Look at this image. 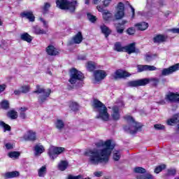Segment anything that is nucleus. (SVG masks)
I'll return each mask as SVG.
<instances>
[{"instance_id": "338daca9", "label": "nucleus", "mask_w": 179, "mask_h": 179, "mask_svg": "<svg viewBox=\"0 0 179 179\" xmlns=\"http://www.w3.org/2000/svg\"><path fill=\"white\" fill-rule=\"evenodd\" d=\"M100 2H101V0H93V3H94V5L100 3Z\"/></svg>"}, {"instance_id": "0e129e2a", "label": "nucleus", "mask_w": 179, "mask_h": 179, "mask_svg": "<svg viewBox=\"0 0 179 179\" xmlns=\"http://www.w3.org/2000/svg\"><path fill=\"white\" fill-rule=\"evenodd\" d=\"M145 59H146V61H148V62L152 61V56L146 55Z\"/></svg>"}, {"instance_id": "9d476101", "label": "nucleus", "mask_w": 179, "mask_h": 179, "mask_svg": "<svg viewBox=\"0 0 179 179\" xmlns=\"http://www.w3.org/2000/svg\"><path fill=\"white\" fill-rule=\"evenodd\" d=\"M165 100L169 103H179V93L169 92L165 95Z\"/></svg>"}, {"instance_id": "e433bc0d", "label": "nucleus", "mask_w": 179, "mask_h": 179, "mask_svg": "<svg viewBox=\"0 0 179 179\" xmlns=\"http://www.w3.org/2000/svg\"><path fill=\"white\" fill-rule=\"evenodd\" d=\"M1 107L3 110H8L9 108V101L7 100H3L1 102Z\"/></svg>"}, {"instance_id": "39448f33", "label": "nucleus", "mask_w": 179, "mask_h": 179, "mask_svg": "<svg viewBox=\"0 0 179 179\" xmlns=\"http://www.w3.org/2000/svg\"><path fill=\"white\" fill-rule=\"evenodd\" d=\"M34 93L38 94V100L40 104H43L45 101H47V99L50 97V94H51V90L48 88L45 89L41 85H36V90L34 91Z\"/></svg>"}, {"instance_id": "864d4df0", "label": "nucleus", "mask_w": 179, "mask_h": 179, "mask_svg": "<svg viewBox=\"0 0 179 179\" xmlns=\"http://www.w3.org/2000/svg\"><path fill=\"white\" fill-rule=\"evenodd\" d=\"M6 149H8V150H10L11 149H13V145H12V143H7L5 145Z\"/></svg>"}, {"instance_id": "1a4fd4ad", "label": "nucleus", "mask_w": 179, "mask_h": 179, "mask_svg": "<svg viewBox=\"0 0 179 179\" xmlns=\"http://www.w3.org/2000/svg\"><path fill=\"white\" fill-rule=\"evenodd\" d=\"M125 5L122 2H120L117 4L116 12L114 15L116 20H121L125 16Z\"/></svg>"}, {"instance_id": "2f4dec72", "label": "nucleus", "mask_w": 179, "mask_h": 179, "mask_svg": "<svg viewBox=\"0 0 179 179\" xmlns=\"http://www.w3.org/2000/svg\"><path fill=\"white\" fill-rule=\"evenodd\" d=\"M33 31L35 34H46L47 31L40 28L38 26L33 27Z\"/></svg>"}, {"instance_id": "37998d69", "label": "nucleus", "mask_w": 179, "mask_h": 179, "mask_svg": "<svg viewBox=\"0 0 179 179\" xmlns=\"http://www.w3.org/2000/svg\"><path fill=\"white\" fill-rule=\"evenodd\" d=\"M154 128L158 131H163V130L166 129V127H164V125L160 124H155Z\"/></svg>"}, {"instance_id": "393cba45", "label": "nucleus", "mask_w": 179, "mask_h": 179, "mask_svg": "<svg viewBox=\"0 0 179 179\" xmlns=\"http://www.w3.org/2000/svg\"><path fill=\"white\" fill-rule=\"evenodd\" d=\"M19 176H20V173L17 171L7 172L4 174L5 178H15V177H19Z\"/></svg>"}, {"instance_id": "79ce46f5", "label": "nucleus", "mask_w": 179, "mask_h": 179, "mask_svg": "<svg viewBox=\"0 0 179 179\" xmlns=\"http://www.w3.org/2000/svg\"><path fill=\"white\" fill-rule=\"evenodd\" d=\"M164 169H166V165L164 164L160 165L157 168H155V173H156V174H159V173H160L162 170H164Z\"/></svg>"}, {"instance_id": "f03ea898", "label": "nucleus", "mask_w": 179, "mask_h": 179, "mask_svg": "<svg viewBox=\"0 0 179 179\" xmlns=\"http://www.w3.org/2000/svg\"><path fill=\"white\" fill-rule=\"evenodd\" d=\"M92 106L94 111L99 113V115H96V118L102 120V121H109L110 114H108V110L104 103L97 99H94Z\"/></svg>"}, {"instance_id": "f257e3e1", "label": "nucleus", "mask_w": 179, "mask_h": 179, "mask_svg": "<svg viewBox=\"0 0 179 179\" xmlns=\"http://www.w3.org/2000/svg\"><path fill=\"white\" fill-rule=\"evenodd\" d=\"M96 148H103L102 149L95 148L87 150L84 155L88 157V162L92 166H98L100 163H108V159L114 149V145L111 143V140L106 141H99L96 143Z\"/></svg>"}, {"instance_id": "4c0bfd02", "label": "nucleus", "mask_w": 179, "mask_h": 179, "mask_svg": "<svg viewBox=\"0 0 179 179\" xmlns=\"http://www.w3.org/2000/svg\"><path fill=\"white\" fill-rule=\"evenodd\" d=\"M0 127L4 129V132H6V131H10L11 129L10 126L4 122H0Z\"/></svg>"}, {"instance_id": "a18cd8bd", "label": "nucleus", "mask_w": 179, "mask_h": 179, "mask_svg": "<svg viewBox=\"0 0 179 179\" xmlns=\"http://www.w3.org/2000/svg\"><path fill=\"white\" fill-rule=\"evenodd\" d=\"M87 16L90 22H92V23L96 22V16L92 15L90 13H87Z\"/></svg>"}, {"instance_id": "20e7f679", "label": "nucleus", "mask_w": 179, "mask_h": 179, "mask_svg": "<svg viewBox=\"0 0 179 179\" xmlns=\"http://www.w3.org/2000/svg\"><path fill=\"white\" fill-rule=\"evenodd\" d=\"M124 120L128 122L129 125L124 126V129L129 134H136L142 128L141 124L135 122V120L129 115L125 116Z\"/></svg>"}, {"instance_id": "09e8293b", "label": "nucleus", "mask_w": 179, "mask_h": 179, "mask_svg": "<svg viewBox=\"0 0 179 179\" xmlns=\"http://www.w3.org/2000/svg\"><path fill=\"white\" fill-rule=\"evenodd\" d=\"M157 68L155 66L145 65V71H156Z\"/></svg>"}, {"instance_id": "6ab92c4d", "label": "nucleus", "mask_w": 179, "mask_h": 179, "mask_svg": "<svg viewBox=\"0 0 179 179\" xmlns=\"http://www.w3.org/2000/svg\"><path fill=\"white\" fill-rule=\"evenodd\" d=\"M152 40L155 44H162V43H164L167 40V36L163 34H158L154 36Z\"/></svg>"}, {"instance_id": "8fccbe9b", "label": "nucleus", "mask_w": 179, "mask_h": 179, "mask_svg": "<svg viewBox=\"0 0 179 179\" xmlns=\"http://www.w3.org/2000/svg\"><path fill=\"white\" fill-rule=\"evenodd\" d=\"M51 7V4L50 3H45L44 6H43V12L45 13L48 9Z\"/></svg>"}, {"instance_id": "b1692460", "label": "nucleus", "mask_w": 179, "mask_h": 179, "mask_svg": "<svg viewBox=\"0 0 179 179\" xmlns=\"http://www.w3.org/2000/svg\"><path fill=\"white\" fill-rule=\"evenodd\" d=\"M55 128L58 131H62L65 128V122L62 120L57 119L55 123Z\"/></svg>"}, {"instance_id": "2eb2a0df", "label": "nucleus", "mask_w": 179, "mask_h": 179, "mask_svg": "<svg viewBox=\"0 0 179 179\" xmlns=\"http://www.w3.org/2000/svg\"><path fill=\"white\" fill-rule=\"evenodd\" d=\"M111 117L113 121H118L121 118V114L120 113V108L117 106L112 107Z\"/></svg>"}, {"instance_id": "cd10ccee", "label": "nucleus", "mask_w": 179, "mask_h": 179, "mask_svg": "<svg viewBox=\"0 0 179 179\" xmlns=\"http://www.w3.org/2000/svg\"><path fill=\"white\" fill-rule=\"evenodd\" d=\"M178 115H175L172 118L166 121L168 125H174V124H178Z\"/></svg>"}, {"instance_id": "5701e85b", "label": "nucleus", "mask_w": 179, "mask_h": 179, "mask_svg": "<svg viewBox=\"0 0 179 179\" xmlns=\"http://www.w3.org/2000/svg\"><path fill=\"white\" fill-rule=\"evenodd\" d=\"M135 27H137L138 30H141V31H143L149 27V24H148V22H143L136 24Z\"/></svg>"}, {"instance_id": "473e14b6", "label": "nucleus", "mask_w": 179, "mask_h": 179, "mask_svg": "<svg viewBox=\"0 0 179 179\" xmlns=\"http://www.w3.org/2000/svg\"><path fill=\"white\" fill-rule=\"evenodd\" d=\"M113 159L115 160V162H118L120 159H121V151L115 150L113 152Z\"/></svg>"}, {"instance_id": "f8f14e48", "label": "nucleus", "mask_w": 179, "mask_h": 179, "mask_svg": "<svg viewBox=\"0 0 179 179\" xmlns=\"http://www.w3.org/2000/svg\"><path fill=\"white\" fill-rule=\"evenodd\" d=\"M177 71H179V63L171 66L169 68L164 69L162 71V76H169V75H171V73H174Z\"/></svg>"}, {"instance_id": "c03bdc74", "label": "nucleus", "mask_w": 179, "mask_h": 179, "mask_svg": "<svg viewBox=\"0 0 179 179\" xmlns=\"http://www.w3.org/2000/svg\"><path fill=\"white\" fill-rule=\"evenodd\" d=\"M20 90L22 93H29V91L30 90V87L27 85H24L21 87Z\"/></svg>"}, {"instance_id": "7ed1b4c3", "label": "nucleus", "mask_w": 179, "mask_h": 179, "mask_svg": "<svg viewBox=\"0 0 179 179\" xmlns=\"http://www.w3.org/2000/svg\"><path fill=\"white\" fill-rule=\"evenodd\" d=\"M160 80L159 78H142L140 80H132L127 83L129 87H138L139 86H146L148 83H152L153 86H157Z\"/></svg>"}, {"instance_id": "7c9ffc66", "label": "nucleus", "mask_w": 179, "mask_h": 179, "mask_svg": "<svg viewBox=\"0 0 179 179\" xmlns=\"http://www.w3.org/2000/svg\"><path fill=\"white\" fill-rule=\"evenodd\" d=\"M86 68L90 72H93V71L96 69V63L92 61L88 62Z\"/></svg>"}, {"instance_id": "c756f323", "label": "nucleus", "mask_w": 179, "mask_h": 179, "mask_svg": "<svg viewBox=\"0 0 179 179\" xmlns=\"http://www.w3.org/2000/svg\"><path fill=\"white\" fill-rule=\"evenodd\" d=\"M126 52L129 54H132L135 52V43H131L129 45L124 48Z\"/></svg>"}, {"instance_id": "6e6d98bb", "label": "nucleus", "mask_w": 179, "mask_h": 179, "mask_svg": "<svg viewBox=\"0 0 179 179\" xmlns=\"http://www.w3.org/2000/svg\"><path fill=\"white\" fill-rule=\"evenodd\" d=\"M169 31H172L173 34H179V28H173L169 30Z\"/></svg>"}, {"instance_id": "423d86ee", "label": "nucleus", "mask_w": 179, "mask_h": 179, "mask_svg": "<svg viewBox=\"0 0 179 179\" xmlns=\"http://www.w3.org/2000/svg\"><path fill=\"white\" fill-rule=\"evenodd\" d=\"M56 3L57 7L59 9L67 10L73 13V12H75V10L76 9V5H78V1H70L69 0H57Z\"/></svg>"}, {"instance_id": "680f3d73", "label": "nucleus", "mask_w": 179, "mask_h": 179, "mask_svg": "<svg viewBox=\"0 0 179 179\" xmlns=\"http://www.w3.org/2000/svg\"><path fill=\"white\" fill-rule=\"evenodd\" d=\"M20 113H24V111H27V108L26 107L20 108Z\"/></svg>"}, {"instance_id": "774afa93", "label": "nucleus", "mask_w": 179, "mask_h": 179, "mask_svg": "<svg viewBox=\"0 0 179 179\" xmlns=\"http://www.w3.org/2000/svg\"><path fill=\"white\" fill-rule=\"evenodd\" d=\"M159 4L161 6H163V1L162 0H159Z\"/></svg>"}, {"instance_id": "49530a36", "label": "nucleus", "mask_w": 179, "mask_h": 179, "mask_svg": "<svg viewBox=\"0 0 179 179\" xmlns=\"http://www.w3.org/2000/svg\"><path fill=\"white\" fill-rule=\"evenodd\" d=\"M138 72H143L146 71V65H138L137 66Z\"/></svg>"}, {"instance_id": "4d7b16f0", "label": "nucleus", "mask_w": 179, "mask_h": 179, "mask_svg": "<svg viewBox=\"0 0 179 179\" xmlns=\"http://www.w3.org/2000/svg\"><path fill=\"white\" fill-rule=\"evenodd\" d=\"M6 89V85L5 84L0 85V93H2Z\"/></svg>"}, {"instance_id": "72a5a7b5", "label": "nucleus", "mask_w": 179, "mask_h": 179, "mask_svg": "<svg viewBox=\"0 0 179 179\" xmlns=\"http://www.w3.org/2000/svg\"><path fill=\"white\" fill-rule=\"evenodd\" d=\"M7 116L8 118H10V120H16V118H17V112L15 110H10L8 112Z\"/></svg>"}, {"instance_id": "603ef678", "label": "nucleus", "mask_w": 179, "mask_h": 179, "mask_svg": "<svg viewBox=\"0 0 179 179\" xmlns=\"http://www.w3.org/2000/svg\"><path fill=\"white\" fill-rule=\"evenodd\" d=\"M176 169H169L168 176H176Z\"/></svg>"}, {"instance_id": "a19ab883", "label": "nucleus", "mask_w": 179, "mask_h": 179, "mask_svg": "<svg viewBox=\"0 0 179 179\" xmlns=\"http://www.w3.org/2000/svg\"><path fill=\"white\" fill-rule=\"evenodd\" d=\"M114 48L116 51H118L119 52H121V51H124V50L120 42H117L115 44Z\"/></svg>"}, {"instance_id": "412c9836", "label": "nucleus", "mask_w": 179, "mask_h": 179, "mask_svg": "<svg viewBox=\"0 0 179 179\" xmlns=\"http://www.w3.org/2000/svg\"><path fill=\"white\" fill-rule=\"evenodd\" d=\"M22 17H26L28 19L29 22H34V15H33V12L31 11H25L21 13Z\"/></svg>"}, {"instance_id": "c85d7f7f", "label": "nucleus", "mask_w": 179, "mask_h": 179, "mask_svg": "<svg viewBox=\"0 0 179 179\" xmlns=\"http://www.w3.org/2000/svg\"><path fill=\"white\" fill-rule=\"evenodd\" d=\"M47 174V166H42L39 169H38V177H45Z\"/></svg>"}, {"instance_id": "f704fd0d", "label": "nucleus", "mask_w": 179, "mask_h": 179, "mask_svg": "<svg viewBox=\"0 0 179 179\" xmlns=\"http://www.w3.org/2000/svg\"><path fill=\"white\" fill-rule=\"evenodd\" d=\"M113 17V14L110 11L105 10L103 13V17L104 20H108V19Z\"/></svg>"}, {"instance_id": "de8ad7c7", "label": "nucleus", "mask_w": 179, "mask_h": 179, "mask_svg": "<svg viewBox=\"0 0 179 179\" xmlns=\"http://www.w3.org/2000/svg\"><path fill=\"white\" fill-rule=\"evenodd\" d=\"M40 22L43 23L44 29H48V22L45 21V20L43 19L42 17L39 18Z\"/></svg>"}, {"instance_id": "052dcab7", "label": "nucleus", "mask_w": 179, "mask_h": 179, "mask_svg": "<svg viewBox=\"0 0 179 179\" xmlns=\"http://www.w3.org/2000/svg\"><path fill=\"white\" fill-rule=\"evenodd\" d=\"M110 2H111V0H104L103 1L104 6H108V5H110Z\"/></svg>"}, {"instance_id": "ea45409f", "label": "nucleus", "mask_w": 179, "mask_h": 179, "mask_svg": "<svg viewBox=\"0 0 179 179\" xmlns=\"http://www.w3.org/2000/svg\"><path fill=\"white\" fill-rule=\"evenodd\" d=\"M8 157H10L11 159H17L19 156H20V154L18 152L14 151L8 153Z\"/></svg>"}, {"instance_id": "f3484780", "label": "nucleus", "mask_w": 179, "mask_h": 179, "mask_svg": "<svg viewBox=\"0 0 179 179\" xmlns=\"http://www.w3.org/2000/svg\"><path fill=\"white\" fill-rule=\"evenodd\" d=\"M46 52L48 55L51 57H55L57 55H59V50L55 48L53 45H49L46 48Z\"/></svg>"}, {"instance_id": "5fc2aeb1", "label": "nucleus", "mask_w": 179, "mask_h": 179, "mask_svg": "<svg viewBox=\"0 0 179 179\" xmlns=\"http://www.w3.org/2000/svg\"><path fill=\"white\" fill-rule=\"evenodd\" d=\"M94 177H101L103 176V171H95L94 172Z\"/></svg>"}, {"instance_id": "58836bf2", "label": "nucleus", "mask_w": 179, "mask_h": 179, "mask_svg": "<svg viewBox=\"0 0 179 179\" xmlns=\"http://www.w3.org/2000/svg\"><path fill=\"white\" fill-rule=\"evenodd\" d=\"M66 179H91L90 178H83V176L82 175H78V176H73V175H69L66 177Z\"/></svg>"}, {"instance_id": "ddd939ff", "label": "nucleus", "mask_w": 179, "mask_h": 179, "mask_svg": "<svg viewBox=\"0 0 179 179\" xmlns=\"http://www.w3.org/2000/svg\"><path fill=\"white\" fill-rule=\"evenodd\" d=\"M83 41V36L82 32L76 34L71 41H69L68 45H72L73 44H80Z\"/></svg>"}, {"instance_id": "bb28decb", "label": "nucleus", "mask_w": 179, "mask_h": 179, "mask_svg": "<svg viewBox=\"0 0 179 179\" xmlns=\"http://www.w3.org/2000/svg\"><path fill=\"white\" fill-rule=\"evenodd\" d=\"M20 38L23 41H27V43H31L33 37L30 36L28 33H24L20 35Z\"/></svg>"}, {"instance_id": "4468645a", "label": "nucleus", "mask_w": 179, "mask_h": 179, "mask_svg": "<svg viewBox=\"0 0 179 179\" xmlns=\"http://www.w3.org/2000/svg\"><path fill=\"white\" fill-rule=\"evenodd\" d=\"M24 141H30L31 142H34L36 141L37 136H36V132L31 130H29L26 132L25 134L22 136Z\"/></svg>"}, {"instance_id": "3c124183", "label": "nucleus", "mask_w": 179, "mask_h": 179, "mask_svg": "<svg viewBox=\"0 0 179 179\" xmlns=\"http://www.w3.org/2000/svg\"><path fill=\"white\" fill-rule=\"evenodd\" d=\"M127 34H129L130 36H132V34H135V28L134 27H130L127 29Z\"/></svg>"}, {"instance_id": "a211bd4d", "label": "nucleus", "mask_w": 179, "mask_h": 179, "mask_svg": "<svg viewBox=\"0 0 179 179\" xmlns=\"http://www.w3.org/2000/svg\"><path fill=\"white\" fill-rule=\"evenodd\" d=\"M127 23H128V21L126 20H124L120 23L115 24V27L118 34H122V33H124V30H125V27H124V24H127Z\"/></svg>"}, {"instance_id": "bf43d9fd", "label": "nucleus", "mask_w": 179, "mask_h": 179, "mask_svg": "<svg viewBox=\"0 0 179 179\" xmlns=\"http://www.w3.org/2000/svg\"><path fill=\"white\" fill-rule=\"evenodd\" d=\"M20 117L22 118V120L26 119V113H24V112H20Z\"/></svg>"}, {"instance_id": "4be33fe9", "label": "nucleus", "mask_w": 179, "mask_h": 179, "mask_svg": "<svg viewBox=\"0 0 179 179\" xmlns=\"http://www.w3.org/2000/svg\"><path fill=\"white\" fill-rule=\"evenodd\" d=\"M69 163L67 161L62 160L57 165V169L60 171H65L66 169H68Z\"/></svg>"}, {"instance_id": "c9c22d12", "label": "nucleus", "mask_w": 179, "mask_h": 179, "mask_svg": "<svg viewBox=\"0 0 179 179\" xmlns=\"http://www.w3.org/2000/svg\"><path fill=\"white\" fill-rule=\"evenodd\" d=\"M69 108L71 110H72V111H78V110H79V104H78L76 102H71Z\"/></svg>"}, {"instance_id": "69168bd1", "label": "nucleus", "mask_w": 179, "mask_h": 179, "mask_svg": "<svg viewBox=\"0 0 179 179\" xmlns=\"http://www.w3.org/2000/svg\"><path fill=\"white\" fill-rule=\"evenodd\" d=\"M21 93H22L21 90L14 91V94H16V95L20 94Z\"/></svg>"}, {"instance_id": "9b49d317", "label": "nucleus", "mask_w": 179, "mask_h": 179, "mask_svg": "<svg viewBox=\"0 0 179 179\" xmlns=\"http://www.w3.org/2000/svg\"><path fill=\"white\" fill-rule=\"evenodd\" d=\"M94 83L101 82L107 77V73L104 70H96L94 71Z\"/></svg>"}, {"instance_id": "0eeeda50", "label": "nucleus", "mask_w": 179, "mask_h": 179, "mask_svg": "<svg viewBox=\"0 0 179 179\" xmlns=\"http://www.w3.org/2000/svg\"><path fill=\"white\" fill-rule=\"evenodd\" d=\"M83 73L80 72V71L76 70V69H73L70 71V79L69 80V82L71 85H75L78 80H83Z\"/></svg>"}, {"instance_id": "e2e57ef3", "label": "nucleus", "mask_w": 179, "mask_h": 179, "mask_svg": "<svg viewBox=\"0 0 179 179\" xmlns=\"http://www.w3.org/2000/svg\"><path fill=\"white\" fill-rule=\"evenodd\" d=\"M96 8L98 9L99 12H103V13H104V10L103 9V8H101V6H98Z\"/></svg>"}, {"instance_id": "6e6552de", "label": "nucleus", "mask_w": 179, "mask_h": 179, "mask_svg": "<svg viewBox=\"0 0 179 179\" xmlns=\"http://www.w3.org/2000/svg\"><path fill=\"white\" fill-rule=\"evenodd\" d=\"M64 152H65V148L64 147L51 146L48 150V154L52 160H55L58 155L64 153Z\"/></svg>"}, {"instance_id": "13d9d810", "label": "nucleus", "mask_w": 179, "mask_h": 179, "mask_svg": "<svg viewBox=\"0 0 179 179\" xmlns=\"http://www.w3.org/2000/svg\"><path fill=\"white\" fill-rule=\"evenodd\" d=\"M129 6H130V8L131 9V13H132L131 17H132V19H134V17L135 16V8H134V7H132L131 6V4H129Z\"/></svg>"}, {"instance_id": "a878e982", "label": "nucleus", "mask_w": 179, "mask_h": 179, "mask_svg": "<svg viewBox=\"0 0 179 179\" xmlns=\"http://www.w3.org/2000/svg\"><path fill=\"white\" fill-rule=\"evenodd\" d=\"M100 29L103 33V34L105 35V37H108L111 34V30L108 28V27L106 26L105 24H102L100 26Z\"/></svg>"}, {"instance_id": "dca6fc26", "label": "nucleus", "mask_w": 179, "mask_h": 179, "mask_svg": "<svg viewBox=\"0 0 179 179\" xmlns=\"http://www.w3.org/2000/svg\"><path fill=\"white\" fill-rule=\"evenodd\" d=\"M45 149L44 148V146L41 144H36L34 147V155L35 157H38L39 156H41V154L44 153Z\"/></svg>"}, {"instance_id": "aec40b11", "label": "nucleus", "mask_w": 179, "mask_h": 179, "mask_svg": "<svg viewBox=\"0 0 179 179\" xmlns=\"http://www.w3.org/2000/svg\"><path fill=\"white\" fill-rule=\"evenodd\" d=\"M128 76H130L129 73L127 71H124L122 70H118L115 71V75L113 76L114 79L117 80V79L121 78H128Z\"/></svg>"}]
</instances>
